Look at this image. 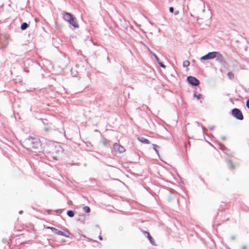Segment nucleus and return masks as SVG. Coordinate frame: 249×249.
<instances>
[{"label": "nucleus", "instance_id": "a211bd4d", "mask_svg": "<svg viewBox=\"0 0 249 249\" xmlns=\"http://www.w3.org/2000/svg\"><path fill=\"white\" fill-rule=\"evenodd\" d=\"M158 63L160 66V67H161L162 68H165V66L164 64H163L162 63H161L160 61H159Z\"/></svg>", "mask_w": 249, "mask_h": 249}, {"label": "nucleus", "instance_id": "20e7f679", "mask_svg": "<svg viewBox=\"0 0 249 249\" xmlns=\"http://www.w3.org/2000/svg\"><path fill=\"white\" fill-rule=\"evenodd\" d=\"M232 115L239 120H242L244 118L242 113L238 108H234L232 110Z\"/></svg>", "mask_w": 249, "mask_h": 249}, {"label": "nucleus", "instance_id": "9d476101", "mask_svg": "<svg viewBox=\"0 0 249 249\" xmlns=\"http://www.w3.org/2000/svg\"><path fill=\"white\" fill-rule=\"evenodd\" d=\"M143 233L147 235V237L148 238V239L149 240L150 242L151 243H153V239L151 237V236L150 235V233L148 232H147V231H143Z\"/></svg>", "mask_w": 249, "mask_h": 249}, {"label": "nucleus", "instance_id": "f3484780", "mask_svg": "<svg viewBox=\"0 0 249 249\" xmlns=\"http://www.w3.org/2000/svg\"><path fill=\"white\" fill-rule=\"evenodd\" d=\"M194 97H196L198 100H199L201 98L202 95L201 94H198L196 95V94H194Z\"/></svg>", "mask_w": 249, "mask_h": 249}, {"label": "nucleus", "instance_id": "1a4fd4ad", "mask_svg": "<svg viewBox=\"0 0 249 249\" xmlns=\"http://www.w3.org/2000/svg\"><path fill=\"white\" fill-rule=\"evenodd\" d=\"M138 140L140 141L141 142L144 143V144H149L150 142L148 140L143 138V137H141L138 138Z\"/></svg>", "mask_w": 249, "mask_h": 249}, {"label": "nucleus", "instance_id": "9b49d317", "mask_svg": "<svg viewBox=\"0 0 249 249\" xmlns=\"http://www.w3.org/2000/svg\"><path fill=\"white\" fill-rule=\"evenodd\" d=\"M28 27V24L26 22L22 23L21 25V29L22 30H24Z\"/></svg>", "mask_w": 249, "mask_h": 249}, {"label": "nucleus", "instance_id": "393cba45", "mask_svg": "<svg viewBox=\"0 0 249 249\" xmlns=\"http://www.w3.org/2000/svg\"><path fill=\"white\" fill-rule=\"evenodd\" d=\"M178 14V12H177L176 13H175V15H177Z\"/></svg>", "mask_w": 249, "mask_h": 249}, {"label": "nucleus", "instance_id": "5701e85b", "mask_svg": "<svg viewBox=\"0 0 249 249\" xmlns=\"http://www.w3.org/2000/svg\"><path fill=\"white\" fill-rule=\"evenodd\" d=\"M99 239H100V240H103V237H102V236L101 235H100L99 236Z\"/></svg>", "mask_w": 249, "mask_h": 249}, {"label": "nucleus", "instance_id": "6ab92c4d", "mask_svg": "<svg viewBox=\"0 0 249 249\" xmlns=\"http://www.w3.org/2000/svg\"><path fill=\"white\" fill-rule=\"evenodd\" d=\"M47 228L51 229L53 232L54 231V230L55 229V228H54L53 227H48Z\"/></svg>", "mask_w": 249, "mask_h": 249}, {"label": "nucleus", "instance_id": "39448f33", "mask_svg": "<svg viewBox=\"0 0 249 249\" xmlns=\"http://www.w3.org/2000/svg\"><path fill=\"white\" fill-rule=\"evenodd\" d=\"M8 44V39L6 36L0 35V48L6 47Z\"/></svg>", "mask_w": 249, "mask_h": 249}, {"label": "nucleus", "instance_id": "423d86ee", "mask_svg": "<svg viewBox=\"0 0 249 249\" xmlns=\"http://www.w3.org/2000/svg\"><path fill=\"white\" fill-rule=\"evenodd\" d=\"M113 149L116 154H121L125 151L124 148L117 143H114Z\"/></svg>", "mask_w": 249, "mask_h": 249}, {"label": "nucleus", "instance_id": "f257e3e1", "mask_svg": "<svg viewBox=\"0 0 249 249\" xmlns=\"http://www.w3.org/2000/svg\"><path fill=\"white\" fill-rule=\"evenodd\" d=\"M22 146L27 149L39 150L42 148V143L38 136L31 135L20 141Z\"/></svg>", "mask_w": 249, "mask_h": 249}, {"label": "nucleus", "instance_id": "2eb2a0df", "mask_svg": "<svg viewBox=\"0 0 249 249\" xmlns=\"http://www.w3.org/2000/svg\"><path fill=\"white\" fill-rule=\"evenodd\" d=\"M190 65V62L188 60H185L183 63V67H188Z\"/></svg>", "mask_w": 249, "mask_h": 249}, {"label": "nucleus", "instance_id": "ddd939ff", "mask_svg": "<svg viewBox=\"0 0 249 249\" xmlns=\"http://www.w3.org/2000/svg\"><path fill=\"white\" fill-rule=\"evenodd\" d=\"M67 213L68 215L71 217H72L74 216V213H73V211H72L71 210L68 211Z\"/></svg>", "mask_w": 249, "mask_h": 249}, {"label": "nucleus", "instance_id": "b1692460", "mask_svg": "<svg viewBox=\"0 0 249 249\" xmlns=\"http://www.w3.org/2000/svg\"><path fill=\"white\" fill-rule=\"evenodd\" d=\"M242 249H246V247H243L242 248Z\"/></svg>", "mask_w": 249, "mask_h": 249}, {"label": "nucleus", "instance_id": "4468645a", "mask_svg": "<svg viewBox=\"0 0 249 249\" xmlns=\"http://www.w3.org/2000/svg\"><path fill=\"white\" fill-rule=\"evenodd\" d=\"M228 76L230 79H232L234 78V74L231 72H229L228 73Z\"/></svg>", "mask_w": 249, "mask_h": 249}, {"label": "nucleus", "instance_id": "aec40b11", "mask_svg": "<svg viewBox=\"0 0 249 249\" xmlns=\"http://www.w3.org/2000/svg\"><path fill=\"white\" fill-rule=\"evenodd\" d=\"M169 11L171 13H173L174 12V8L173 7H171L169 8Z\"/></svg>", "mask_w": 249, "mask_h": 249}, {"label": "nucleus", "instance_id": "0eeeda50", "mask_svg": "<svg viewBox=\"0 0 249 249\" xmlns=\"http://www.w3.org/2000/svg\"><path fill=\"white\" fill-rule=\"evenodd\" d=\"M188 82L193 86H198L199 84V80L193 76H189L187 78Z\"/></svg>", "mask_w": 249, "mask_h": 249}, {"label": "nucleus", "instance_id": "6e6552de", "mask_svg": "<svg viewBox=\"0 0 249 249\" xmlns=\"http://www.w3.org/2000/svg\"><path fill=\"white\" fill-rule=\"evenodd\" d=\"M65 232H63L62 231L58 230L55 228L53 232L56 234L68 237L70 235L69 231L67 230H65Z\"/></svg>", "mask_w": 249, "mask_h": 249}, {"label": "nucleus", "instance_id": "f8f14e48", "mask_svg": "<svg viewBox=\"0 0 249 249\" xmlns=\"http://www.w3.org/2000/svg\"><path fill=\"white\" fill-rule=\"evenodd\" d=\"M83 211L84 212L89 213L90 212V208L88 206H85L83 208Z\"/></svg>", "mask_w": 249, "mask_h": 249}, {"label": "nucleus", "instance_id": "7ed1b4c3", "mask_svg": "<svg viewBox=\"0 0 249 249\" xmlns=\"http://www.w3.org/2000/svg\"><path fill=\"white\" fill-rule=\"evenodd\" d=\"M216 57L221 58H222V55L218 52H210L208 54L202 56L201 57V60L212 59Z\"/></svg>", "mask_w": 249, "mask_h": 249}, {"label": "nucleus", "instance_id": "f03ea898", "mask_svg": "<svg viewBox=\"0 0 249 249\" xmlns=\"http://www.w3.org/2000/svg\"><path fill=\"white\" fill-rule=\"evenodd\" d=\"M63 18L65 21H68L73 27L78 28L79 25L77 22L76 18L70 13H65L63 15Z\"/></svg>", "mask_w": 249, "mask_h": 249}, {"label": "nucleus", "instance_id": "412c9836", "mask_svg": "<svg viewBox=\"0 0 249 249\" xmlns=\"http://www.w3.org/2000/svg\"><path fill=\"white\" fill-rule=\"evenodd\" d=\"M246 106H247V107L249 109V99H248V100L247 101V102H246Z\"/></svg>", "mask_w": 249, "mask_h": 249}, {"label": "nucleus", "instance_id": "dca6fc26", "mask_svg": "<svg viewBox=\"0 0 249 249\" xmlns=\"http://www.w3.org/2000/svg\"><path fill=\"white\" fill-rule=\"evenodd\" d=\"M153 149L156 151V152L158 154V151L157 150V148L159 147V146L156 144H153Z\"/></svg>", "mask_w": 249, "mask_h": 249}, {"label": "nucleus", "instance_id": "4be33fe9", "mask_svg": "<svg viewBox=\"0 0 249 249\" xmlns=\"http://www.w3.org/2000/svg\"><path fill=\"white\" fill-rule=\"evenodd\" d=\"M154 56H155L156 60L157 61V62H159V61H160L159 58L158 57V56L156 54H154Z\"/></svg>", "mask_w": 249, "mask_h": 249}]
</instances>
